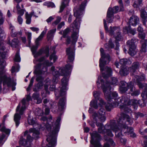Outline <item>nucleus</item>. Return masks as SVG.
Segmentation results:
<instances>
[{
    "mask_svg": "<svg viewBox=\"0 0 147 147\" xmlns=\"http://www.w3.org/2000/svg\"><path fill=\"white\" fill-rule=\"evenodd\" d=\"M55 67L54 66L51 67V70L52 71V73L53 76L57 75L58 76L59 75V73L57 70H55Z\"/></svg>",
    "mask_w": 147,
    "mask_h": 147,
    "instance_id": "obj_45",
    "label": "nucleus"
},
{
    "mask_svg": "<svg viewBox=\"0 0 147 147\" xmlns=\"http://www.w3.org/2000/svg\"><path fill=\"white\" fill-rule=\"evenodd\" d=\"M43 5H45L47 6L48 7H54L55 6L54 4L53 3L51 2H45L44 3Z\"/></svg>",
    "mask_w": 147,
    "mask_h": 147,
    "instance_id": "obj_43",
    "label": "nucleus"
},
{
    "mask_svg": "<svg viewBox=\"0 0 147 147\" xmlns=\"http://www.w3.org/2000/svg\"><path fill=\"white\" fill-rule=\"evenodd\" d=\"M101 57L100 59L99 66L101 71L102 72L104 70V67L107 64V60L109 61L110 57L109 54L106 55L104 52L103 49L101 48L100 49Z\"/></svg>",
    "mask_w": 147,
    "mask_h": 147,
    "instance_id": "obj_10",
    "label": "nucleus"
},
{
    "mask_svg": "<svg viewBox=\"0 0 147 147\" xmlns=\"http://www.w3.org/2000/svg\"><path fill=\"white\" fill-rule=\"evenodd\" d=\"M7 117V115H6L3 117L2 123L0 125V131L5 133L6 134L9 135L10 132V129L6 128L4 126L5 122Z\"/></svg>",
    "mask_w": 147,
    "mask_h": 147,
    "instance_id": "obj_20",
    "label": "nucleus"
},
{
    "mask_svg": "<svg viewBox=\"0 0 147 147\" xmlns=\"http://www.w3.org/2000/svg\"><path fill=\"white\" fill-rule=\"evenodd\" d=\"M36 80L38 82H43L44 78L40 76H38L36 78Z\"/></svg>",
    "mask_w": 147,
    "mask_h": 147,
    "instance_id": "obj_54",
    "label": "nucleus"
},
{
    "mask_svg": "<svg viewBox=\"0 0 147 147\" xmlns=\"http://www.w3.org/2000/svg\"><path fill=\"white\" fill-rule=\"evenodd\" d=\"M97 101H92L90 103V105L95 109L98 108Z\"/></svg>",
    "mask_w": 147,
    "mask_h": 147,
    "instance_id": "obj_42",
    "label": "nucleus"
},
{
    "mask_svg": "<svg viewBox=\"0 0 147 147\" xmlns=\"http://www.w3.org/2000/svg\"><path fill=\"white\" fill-rule=\"evenodd\" d=\"M65 97H63L61 98L58 104V109L57 108L56 103L53 102L51 101L50 103L51 105V108L52 111L54 113H56L58 111H62L64 108L65 105Z\"/></svg>",
    "mask_w": 147,
    "mask_h": 147,
    "instance_id": "obj_7",
    "label": "nucleus"
},
{
    "mask_svg": "<svg viewBox=\"0 0 147 147\" xmlns=\"http://www.w3.org/2000/svg\"><path fill=\"white\" fill-rule=\"evenodd\" d=\"M105 132L107 134V135L110 137H113V135L112 133V132L109 129H106Z\"/></svg>",
    "mask_w": 147,
    "mask_h": 147,
    "instance_id": "obj_53",
    "label": "nucleus"
},
{
    "mask_svg": "<svg viewBox=\"0 0 147 147\" xmlns=\"http://www.w3.org/2000/svg\"><path fill=\"white\" fill-rule=\"evenodd\" d=\"M26 34L27 35V38L28 39V42L29 44L28 46H30L31 42V39L32 34L31 33L28 32H26Z\"/></svg>",
    "mask_w": 147,
    "mask_h": 147,
    "instance_id": "obj_41",
    "label": "nucleus"
},
{
    "mask_svg": "<svg viewBox=\"0 0 147 147\" xmlns=\"http://www.w3.org/2000/svg\"><path fill=\"white\" fill-rule=\"evenodd\" d=\"M125 29L127 31V32L128 33H130L131 34L133 35H134L136 34V30L135 29H132L131 28H129L128 30L126 29V28L125 27L123 28V31L124 32Z\"/></svg>",
    "mask_w": 147,
    "mask_h": 147,
    "instance_id": "obj_31",
    "label": "nucleus"
},
{
    "mask_svg": "<svg viewBox=\"0 0 147 147\" xmlns=\"http://www.w3.org/2000/svg\"><path fill=\"white\" fill-rule=\"evenodd\" d=\"M138 36L140 38L142 39H144L145 37V34L144 33H140L138 34Z\"/></svg>",
    "mask_w": 147,
    "mask_h": 147,
    "instance_id": "obj_60",
    "label": "nucleus"
},
{
    "mask_svg": "<svg viewBox=\"0 0 147 147\" xmlns=\"http://www.w3.org/2000/svg\"><path fill=\"white\" fill-rule=\"evenodd\" d=\"M119 73L121 76H125L129 73V69L128 67H123L120 69Z\"/></svg>",
    "mask_w": 147,
    "mask_h": 147,
    "instance_id": "obj_24",
    "label": "nucleus"
},
{
    "mask_svg": "<svg viewBox=\"0 0 147 147\" xmlns=\"http://www.w3.org/2000/svg\"><path fill=\"white\" fill-rule=\"evenodd\" d=\"M127 61V59H122L120 60L119 63L121 65H123L126 64Z\"/></svg>",
    "mask_w": 147,
    "mask_h": 147,
    "instance_id": "obj_47",
    "label": "nucleus"
},
{
    "mask_svg": "<svg viewBox=\"0 0 147 147\" xmlns=\"http://www.w3.org/2000/svg\"><path fill=\"white\" fill-rule=\"evenodd\" d=\"M126 120L130 125L133 123L132 119L128 115L124 114H121V117L117 121L119 126H120L121 128V132H123L125 135L130 134L131 137H135L136 135L133 132V128L131 127H128L125 125Z\"/></svg>",
    "mask_w": 147,
    "mask_h": 147,
    "instance_id": "obj_3",
    "label": "nucleus"
},
{
    "mask_svg": "<svg viewBox=\"0 0 147 147\" xmlns=\"http://www.w3.org/2000/svg\"><path fill=\"white\" fill-rule=\"evenodd\" d=\"M68 82V80L65 77H64L61 80L62 86L60 89L59 94H58L56 91H55V94L56 97H59L60 96H63L66 94V86Z\"/></svg>",
    "mask_w": 147,
    "mask_h": 147,
    "instance_id": "obj_12",
    "label": "nucleus"
},
{
    "mask_svg": "<svg viewBox=\"0 0 147 147\" xmlns=\"http://www.w3.org/2000/svg\"><path fill=\"white\" fill-rule=\"evenodd\" d=\"M41 65V63H39L36 65V69L34 71V72L36 74L39 75L41 74L42 73L41 70H40V68Z\"/></svg>",
    "mask_w": 147,
    "mask_h": 147,
    "instance_id": "obj_29",
    "label": "nucleus"
},
{
    "mask_svg": "<svg viewBox=\"0 0 147 147\" xmlns=\"http://www.w3.org/2000/svg\"><path fill=\"white\" fill-rule=\"evenodd\" d=\"M140 66V64L138 62H134L132 64L131 66L130 67V71L132 74V75H133L134 76L133 78V81L134 82V77L136 76V71L137 69H139ZM137 76V75H136ZM138 80L141 81H144L145 79V77L144 75H143L140 76H139Z\"/></svg>",
    "mask_w": 147,
    "mask_h": 147,
    "instance_id": "obj_9",
    "label": "nucleus"
},
{
    "mask_svg": "<svg viewBox=\"0 0 147 147\" xmlns=\"http://www.w3.org/2000/svg\"><path fill=\"white\" fill-rule=\"evenodd\" d=\"M100 93L101 92L99 91H94L93 93V95L95 98L97 99L99 101L100 104L103 105L104 103L103 100L99 97Z\"/></svg>",
    "mask_w": 147,
    "mask_h": 147,
    "instance_id": "obj_26",
    "label": "nucleus"
},
{
    "mask_svg": "<svg viewBox=\"0 0 147 147\" xmlns=\"http://www.w3.org/2000/svg\"><path fill=\"white\" fill-rule=\"evenodd\" d=\"M44 64L45 65L47 66H50L53 65L52 62H49V60H45L44 62Z\"/></svg>",
    "mask_w": 147,
    "mask_h": 147,
    "instance_id": "obj_56",
    "label": "nucleus"
},
{
    "mask_svg": "<svg viewBox=\"0 0 147 147\" xmlns=\"http://www.w3.org/2000/svg\"><path fill=\"white\" fill-rule=\"evenodd\" d=\"M8 42L9 44L12 47L16 48L19 45V41L18 39L15 38L12 40L11 42L9 38H8Z\"/></svg>",
    "mask_w": 147,
    "mask_h": 147,
    "instance_id": "obj_22",
    "label": "nucleus"
},
{
    "mask_svg": "<svg viewBox=\"0 0 147 147\" xmlns=\"http://www.w3.org/2000/svg\"><path fill=\"white\" fill-rule=\"evenodd\" d=\"M120 100L121 102L123 101V105H121V109H123L126 113L131 112L130 109H129L127 107L131 105L132 106L134 109H136L137 108L138 106L137 104L138 101L136 100H130L127 98H122Z\"/></svg>",
    "mask_w": 147,
    "mask_h": 147,
    "instance_id": "obj_6",
    "label": "nucleus"
},
{
    "mask_svg": "<svg viewBox=\"0 0 147 147\" xmlns=\"http://www.w3.org/2000/svg\"><path fill=\"white\" fill-rule=\"evenodd\" d=\"M17 20L19 24H22L23 22V19L19 15L18 16Z\"/></svg>",
    "mask_w": 147,
    "mask_h": 147,
    "instance_id": "obj_59",
    "label": "nucleus"
},
{
    "mask_svg": "<svg viewBox=\"0 0 147 147\" xmlns=\"http://www.w3.org/2000/svg\"><path fill=\"white\" fill-rule=\"evenodd\" d=\"M134 40L131 39L127 42V44L129 47V54L131 56L135 55L137 52L136 46L134 44Z\"/></svg>",
    "mask_w": 147,
    "mask_h": 147,
    "instance_id": "obj_15",
    "label": "nucleus"
},
{
    "mask_svg": "<svg viewBox=\"0 0 147 147\" xmlns=\"http://www.w3.org/2000/svg\"><path fill=\"white\" fill-rule=\"evenodd\" d=\"M54 19V17L53 16H50L46 20V21L48 23H50Z\"/></svg>",
    "mask_w": 147,
    "mask_h": 147,
    "instance_id": "obj_58",
    "label": "nucleus"
},
{
    "mask_svg": "<svg viewBox=\"0 0 147 147\" xmlns=\"http://www.w3.org/2000/svg\"><path fill=\"white\" fill-rule=\"evenodd\" d=\"M26 100L24 99H23L21 102L19 103L16 109V113L14 115V120L16 127L19 125L21 115L23 114L26 108Z\"/></svg>",
    "mask_w": 147,
    "mask_h": 147,
    "instance_id": "obj_5",
    "label": "nucleus"
},
{
    "mask_svg": "<svg viewBox=\"0 0 147 147\" xmlns=\"http://www.w3.org/2000/svg\"><path fill=\"white\" fill-rule=\"evenodd\" d=\"M87 3V1L84 0L81 3L79 8L77 9L75 8L74 9V15L76 18V19L73 23V24L74 25L75 27H73V32L71 36V45L70 47L67 48L66 50L67 54L68 55V59L70 61H73L74 59L75 51L74 48L75 44L79 36V29L80 21V17L83 14Z\"/></svg>",
    "mask_w": 147,
    "mask_h": 147,
    "instance_id": "obj_1",
    "label": "nucleus"
},
{
    "mask_svg": "<svg viewBox=\"0 0 147 147\" xmlns=\"http://www.w3.org/2000/svg\"><path fill=\"white\" fill-rule=\"evenodd\" d=\"M121 86L119 87V90L121 93H125L129 89L130 91L129 92L132 96H136L139 95L140 93L139 91L136 90L135 87L131 82L127 83L124 81H122L121 82Z\"/></svg>",
    "mask_w": 147,
    "mask_h": 147,
    "instance_id": "obj_4",
    "label": "nucleus"
},
{
    "mask_svg": "<svg viewBox=\"0 0 147 147\" xmlns=\"http://www.w3.org/2000/svg\"><path fill=\"white\" fill-rule=\"evenodd\" d=\"M111 85L116 86L117 85L118 83L117 79L115 77L111 78Z\"/></svg>",
    "mask_w": 147,
    "mask_h": 147,
    "instance_id": "obj_38",
    "label": "nucleus"
},
{
    "mask_svg": "<svg viewBox=\"0 0 147 147\" xmlns=\"http://www.w3.org/2000/svg\"><path fill=\"white\" fill-rule=\"evenodd\" d=\"M117 30V33L115 35V37L117 41L121 40L123 39V36L121 33L119 32L120 29L119 27H113V28L112 26L110 27L109 30V33L111 35L113 34L114 31Z\"/></svg>",
    "mask_w": 147,
    "mask_h": 147,
    "instance_id": "obj_18",
    "label": "nucleus"
},
{
    "mask_svg": "<svg viewBox=\"0 0 147 147\" xmlns=\"http://www.w3.org/2000/svg\"><path fill=\"white\" fill-rule=\"evenodd\" d=\"M119 105V102L116 103L113 102H109L105 106V108L107 111H110L113 107H116L117 106Z\"/></svg>",
    "mask_w": 147,
    "mask_h": 147,
    "instance_id": "obj_23",
    "label": "nucleus"
},
{
    "mask_svg": "<svg viewBox=\"0 0 147 147\" xmlns=\"http://www.w3.org/2000/svg\"><path fill=\"white\" fill-rule=\"evenodd\" d=\"M43 82H38L37 84V87L38 89H41L42 88L43 86Z\"/></svg>",
    "mask_w": 147,
    "mask_h": 147,
    "instance_id": "obj_61",
    "label": "nucleus"
},
{
    "mask_svg": "<svg viewBox=\"0 0 147 147\" xmlns=\"http://www.w3.org/2000/svg\"><path fill=\"white\" fill-rule=\"evenodd\" d=\"M39 97V94L37 93H34L32 96V97L34 100H36Z\"/></svg>",
    "mask_w": 147,
    "mask_h": 147,
    "instance_id": "obj_52",
    "label": "nucleus"
},
{
    "mask_svg": "<svg viewBox=\"0 0 147 147\" xmlns=\"http://www.w3.org/2000/svg\"><path fill=\"white\" fill-rule=\"evenodd\" d=\"M70 32L69 29L67 28L63 32V37L65 38L66 37V35L68 34Z\"/></svg>",
    "mask_w": 147,
    "mask_h": 147,
    "instance_id": "obj_49",
    "label": "nucleus"
},
{
    "mask_svg": "<svg viewBox=\"0 0 147 147\" xmlns=\"http://www.w3.org/2000/svg\"><path fill=\"white\" fill-rule=\"evenodd\" d=\"M110 128L113 131L115 132L116 137L119 138L121 142L125 143L126 142V140L122 138L121 137L123 135L121 133V129H119L116 124L115 120H111L110 121Z\"/></svg>",
    "mask_w": 147,
    "mask_h": 147,
    "instance_id": "obj_8",
    "label": "nucleus"
},
{
    "mask_svg": "<svg viewBox=\"0 0 147 147\" xmlns=\"http://www.w3.org/2000/svg\"><path fill=\"white\" fill-rule=\"evenodd\" d=\"M119 3L120 4V11H123L124 10V8L123 6V5L122 3V0H117Z\"/></svg>",
    "mask_w": 147,
    "mask_h": 147,
    "instance_id": "obj_57",
    "label": "nucleus"
},
{
    "mask_svg": "<svg viewBox=\"0 0 147 147\" xmlns=\"http://www.w3.org/2000/svg\"><path fill=\"white\" fill-rule=\"evenodd\" d=\"M72 69L71 66L69 64L67 65L65 67V69H59V71L61 72V73L60 74L61 75L64 76L66 75V74L64 73V72H66V73H68V71Z\"/></svg>",
    "mask_w": 147,
    "mask_h": 147,
    "instance_id": "obj_25",
    "label": "nucleus"
},
{
    "mask_svg": "<svg viewBox=\"0 0 147 147\" xmlns=\"http://www.w3.org/2000/svg\"><path fill=\"white\" fill-rule=\"evenodd\" d=\"M142 47L140 50L142 52L145 53L146 51V44L144 40H143L141 41Z\"/></svg>",
    "mask_w": 147,
    "mask_h": 147,
    "instance_id": "obj_30",
    "label": "nucleus"
},
{
    "mask_svg": "<svg viewBox=\"0 0 147 147\" xmlns=\"http://www.w3.org/2000/svg\"><path fill=\"white\" fill-rule=\"evenodd\" d=\"M139 77L138 76L134 77V82L137 84L139 88H144L145 90L141 94L142 96L144 98L146 96L147 98V84L146 83L142 84L141 81L138 80Z\"/></svg>",
    "mask_w": 147,
    "mask_h": 147,
    "instance_id": "obj_13",
    "label": "nucleus"
},
{
    "mask_svg": "<svg viewBox=\"0 0 147 147\" xmlns=\"http://www.w3.org/2000/svg\"><path fill=\"white\" fill-rule=\"evenodd\" d=\"M105 111L103 108H101L98 111V115L96 113H94L92 115L93 119L96 122H97L98 119H99L100 121L102 122H104L106 119Z\"/></svg>",
    "mask_w": 147,
    "mask_h": 147,
    "instance_id": "obj_11",
    "label": "nucleus"
},
{
    "mask_svg": "<svg viewBox=\"0 0 147 147\" xmlns=\"http://www.w3.org/2000/svg\"><path fill=\"white\" fill-rule=\"evenodd\" d=\"M99 80L97 82L98 87H99V84L100 83L102 85V88L103 89V92L106 99L108 101H110L111 100H112L113 99L114 100V101L113 102L115 103H117L119 102L121 107V105H123V101L122 102H121L120 99L122 98H127V97H122L120 98H118L117 99L116 98L118 96L117 93L116 92H114L110 93L109 92L111 90V88L110 86V84L108 82H106L105 84H104L103 81L102 80H100V82H99Z\"/></svg>",
    "mask_w": 147,
    "mask_h": 147,
    "instance_id": "obj_2",
    "label": "nucleus"
},
{
    "mask_svg": "<svg viewBox=\"0 0 147 147\" xmlns=\"http://www.w3.org/2000/svg\"><path fill=\"white\" fill-rule=\"evenodd\" d=\"M61 17L59 16H58L57 17V19L54 22H53L52 24L53 26H54L55 25H57L61 21Z\"/></svg>",
    "mask_w": 147,
    "mask_h": 147,
    "instance_id": "obj_46",
    "label": "nucleus"
},
{
    "mask_svg": "<svg viewBox=\"0 0 147 147\" xmlns=\"http://www.w3.org/2000/svg\"><path fill=\"white\" fill-rule=\"evenodd\" d=\"M28 123L30 125H33L36 123V122L35 120H34L33 118L29 116L28 118Z\"/></svg>",
    "mask_w": 147,
    "mask_h": 147,
    "instance_id": "obj_36",
    "label": "nucleus"
},
{
    "mask_svg": "<svg viewBox=\"0 0 147 147\" xmlns=\"http://www.w3.org/2000/svg\"><path fill=\"white\" fill-rule=\"evenodd\" d=\"M55 47H53L51 48V53L50 56V59L51 60L53 59V62H55L57 59V57L55 55L56 52L55 51Z\"/></svg>",
    "mask_w": 147,
    "mask_h": 147,
    "instance_id": "obj_21",
    "label": "nucleus"
},
{
    "mask_svg": "<svg viewBox=\"0 0 147 147\" xmlns=\"http://www.w3.org/2000/svg\"><path fill=\"white\" fill-rule=\"evenodd\" d=\"M26 18V23L27 24H30L31 21V16L29 15L27 12L25 13Z\"/></svg>",
    "mask_w": 147,
    "mask_h": 147,
    "instance_id": "obj_34",
    "label": "nucleus"
},
{
    "mask_svg": "<svg viewBox=\"0 0 147 147\" xmlns=\"http://www.w3.org/2000/svg\"><path fill=\"white\" fill-rule=\"evenodd\" d=\"M46 33V30L43 31L40 36L36 39L35 41V45L31 47V50L34 55L36 53V51L38 47L40 45V41L41 40L44 35Z\"/></svg>",
    "mask_w": 147,
    "mask_h": 147,
    "instance_id": "obj_16",
    "label": "nucleus"
},
{
    "mask_svg": "<svg viewBox=\"0 0 147 147\" xmlns=\"http://www.w3.org/2000/svg\"><path fill=\"white\" fill-rule=\"evenodd\" d=\"M44 51L42 49H41L39 50L37 53H36L34 55V57L36 58L39 56L41 55L44 53Z\"/></svg>",
    "mask_w": 147,
    "mask_h": 147,
    "instance_id": "obj_44",
    "label": "nucleus"
},
{
    "mask_svg": "<svg viewBox=\"0 0 147 147\" xmlns=\"http://www.w3.org/2000/svg\"><path fill=\"white\" fill-rule=\"evenodd\" d=\"M141 16L144 20H146L147 19V13L144 10H142L141 11Z\"/></svg>",
    "mask_w": 147,
    "mask_h": 147,
    "instance_id": "obj_35",
    "label": "nucleus"
},
{
    "mask_svg": "<svg viewBox=\"0 0 147 147\" xmlns=\"http://www.w3.org/2000/svg\"><path fill=\"white\" fill-rule=\"evenodd\" d=\"M59 76V75L58 76H57L56 75L55 76H53L54 77L53 78L52 81L54 84L56 83L58 81V77Z\"/></svg>",
    "mask_w": 147,
    "mask_h": 147,
    "instance_id": "obj_51",
    "label": "nucleus"
},
{
    "mask_svg": "<svg viewBox=\"0 0 147 147\" xmlns=\"http://www.w3.org/2000/svg\"><path fill=\"white\" fill-rule=\"evenodd\" d=\"M142 4V0H138V2H135L133 4L134 7L135 8L139 7Z\"/></svg>",
    "mask_w": 147,
    "mask_h": 147,
    "instance_id": "obj_33",
    "label": "nucleus"
},
{
    "mask_svg": "<svg viewBox=\"0 0 147 147\" xmlns=\"http://www.w3.org/2000/svg\"><path fill=\"white\" fill-rule=\"evenodd\" d=\"M18 34V32H15L14 30H13V28L11 29V34L12 36L13 37L16 36Z\"/></svg>",
    "mask_w": 147,
    "mask_h": 147,
    "instance_id": "obj_55",
    "label": "nucleus"
},
{
    "mask_svg": "<svg viewBox=\"0 0 147 147\" xmlns=\"http://www.w3.org/2000/svg\"><path fill=\"white\" fill-rule=\"evenodd\" d=\"M5 34L3 28L0 26V38H4L5 37Z\"/></svg>",
    "mask_w": 147,
    "mask_h": 147,
    "instance_id": "obj_39",
    "label": "nucleus"
},
{
    "mask_svg": "<svg viewBox=\"0 0 147 147\" xmlns=\"http://www.w3.org/2000/svg\"><path fill=\"white\" fill-rule=\"evenodd\" d=\"M128 13L129 15H132L129 20L130 24L133 26H136L139 22V18L137 16L133 15L134 13V11L133 10L130 11Z\"/></svg>",
    "mask_w": 147,
    "mask_h": 147,
    "instance_id": "obj_17",
    "label": "nucleus"
},
{
    "mask_svg": "<svg viewBox=\"0 0 147 147\" xmlns=\"http://www.w3.org/2000/svg\"><path fill=\"white\" fill-rule=\"evenodd\" d=\"M104 70L107 71V74L106 75H105L104 74L102 73V76L104 78H105L110 76L111 75L112 71L111 68L107 67L105 68Z\"/></svg>",
    "mask_w": 147,
    "mask_h": 147,
    "instance_id": "obj_28",
    "label": "nucleus"
},
{
    "mask_svg": "<svg viewBox=\"0 0 147 147\" xmlns=\"http://www.w3.org/2000/svg\"><path fill=\"white\" fill-rule=\"evenodd\" d=\"M56 29H52L49 31L47 34V37L50 38L52 36V34L56 31Z\"/></svg>",
    "mask_w": 147,
    "mask_h": 147,
    "instance_id": "obj_40",
    "label": "nucleus"
},
{
    "mask_svg": "<svg viewBox=\"0 0 147 147\" xmlns=\"http://www.w3.org/2000/svg\"><path fill=\"white\" fill-rule=\"evenodd\" d=\"M105 47L106 49L112 48L114 47V45L112 43L111 39H110L109 42V44L105 45Z\"/></svg>",
    "mask_w": 147,
    "mask_h": 147,
    "instance_id": "obj_32",
    "label": "nucleus"
},
{
    "mask_svg": "<svg viewBox=\"0 0 147 147\" xmlns=\"http://www.w3.org/2000/svg\"><path fill=\"white\" fill-rule=\"evenodd\" d=\"M35 113L36 115L40 116L43 114V112L42 109L38 108L35 110Z\"/></svg>",
    "mask_w": 147,
    "mask_h": 147,
    "instance_id": "obj_37",
    "label": "nucleus"
},
{
    "mask_svg": "<svg viewBox=\"0 0 147 147\" xmlns=\"http://www.w3.org/2000/svg\"><path fill=\"white\" fill-rule=\"evenodd\" d=\"M119 11V8L118 6L114 7L113 9L109 7V8L107 13V19L109 23H111L113 21V14Z\"/></svg>",
    "mask_w": 147,
    "mask_h": 147,
    "instance_id": "obj_14",
    "label": "nucleus"
},
{
    "mask_svg": "<svg viewBox=\"0 0 147 147\" xmlns=\"http://www.w3.org/2000/svg\"><path fill=\"white\" fill-rule=\"evenodd\" d=\"M39 133L38 131H35L33 134V138L35 139H37L39 137Z\"/></svg>",
    "mask_w": 147,
    "mask_h": 147,
    "instance_id": "obj_48",
    "label": "nucleus"
},
{
    "mask_svg": "<svg viewBox=\"0 0 147 147\" xmlns=\"http://www.w3.org/2000/svg\"><path fill=\"white\" fill-rule=\"evenodd\" d=\"M139 132L140 134L142 135H144L146 134H147V128L145 129L144 131L140 130Z\"/></svg>",
    "mask_w": 147,
    "mask_h": 147,
    "instance_id": "obj_64",
    "label": "nucleus"
},
{
    "mask_svg": "<svg viewBox=\"0 0 147 147\" xmlns=\"http://www.w3.org/2000/svg\"><path fill=\"white\" fill-rule=\"evenodd\" d=\"M15 61L17 62H19L20 61V59L19 56V53H17L16 55L14 58Z\"/></svg>",
    "mask_w": 147,
    "mask_h": 147,
    "instance_id": "obj_50",
    "label": "nucleus"
},
{
    "mask_svg": "<svg viewBox=\"0 0 147 147\" xmlns=\"http://www.w3.org/2000/svg\"><path fill=\"white\" fill-rule=\"evenodd\" d=\"M100 127L98 129V132L100 133L104 134L106 131V129L107 127H110V125H105V127L103 126L102 124H100Z\"/></svg>",
    "mask_w": 147,
    "mask_h": 147,
    "instance_id": "obj_27",
    "label": "nucleus"
},
{
    "mask_svg": "<svg viewBox=\"0 0 147 147\" xmlns=\"http://www.w3.org/2000/svg\"><path fill=\"white\" fill-rule=\"evenodd\" d=\"M144 138H145V140L144 141V144L143 145L144 147H147V136H145L144 137Z\"/></svg>",
    "mask_w": 147,
    "mask_h": 147,
    "instance_id": "obj_63",
    "label": "nucleus"
},
{
    "mask_svg": "<svg viewBox=\"0 0 147 147\" xmlns=\"http://www.w3.org/2000/svg\"><path fill=\"white\" fill-rule=\"evenodd\" d=\"M26 141L24 139L20 140V144L26 147H31L32 146L31 142L33 140V138L30 135H27Z\"/></svg>",
    "mask_w": 147,
    "mask_h": 147,
    "instance_id": "obj_19",
    "label": "nucleus"
},
{
    "mask_svg": "<svg viewBox=\"0 0 147 147\" xmlns=\"http://www.w3.org/2000/svg\"><path fill=\"white\" fill-rule=\"evenodd\" d=\"M24 12V9L19 10L18 11V13L20 14L21 16H22Z\"/></svg>",
    "mask_w": 147,
    "mask_h": 147,
    "instance_id": "obj_62",
    "label": "nucleus"
}]
</instances>
